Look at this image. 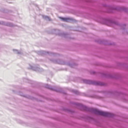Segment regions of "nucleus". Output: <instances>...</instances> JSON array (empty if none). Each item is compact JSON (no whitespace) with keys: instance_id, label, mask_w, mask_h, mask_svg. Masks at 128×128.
Here are the masks:
<instances>
[{"instance_id":"1","label":"nucleus","mask_w":128,"mask_h":128,"mask_svg":"<svg viewBox=\"0 0 128 128\" xmlns=\"http://www.w3.org/2000/svg\"><path fill=\"white\" fill-rule=\"evenodd\" d=\"M81 107L83 110L90 112L96 114L108 117H112L114 116V115L110 113L100 111L98 109L88 107L82 105H81Z\"/></svg>"},{"instance_id":"2","label":"nucleus","mask_w":128,"mask_h":128,"mask_svg":"<svg viewBox=\"0 0 128 128\" xmlns=\"http://www.w3.org/2000/svg\"><path fill=\"white\" fill-rule=\"evenodd\" d=\"M83 81L84 83L90 84L100 86H103L104 85V83L99 82H96L85 79L83 80Z\"/></svg>"},{"instance_id":"3","label":"nucleus","mask_w":128,"mask_h":128,"mask_svg":"<svg viewBox=\"0 0 128 128\" xmlns=\"http://www.w3.org/2000/svg\"><path fill=\"white\" fill-rule=\"evenodd\" d=\"M109 22L111 24H115L116 25L122 27V28L124 29L126 26V25L125 24H119L118 22L112 21L111 20H109Z\"/></svg>"},{"instance_id":"4","label":"nucleus","mask_w":128,"mask_h":128,"mask_svg":"<svg viewBox=\"0 0 128 128\" xmlns=\"http://www.w3.org/2000/svg\"><path fill=\"white\" fill-rule=\"evenodd\" d=\"M110 8L111 10H115L120 11L123 10L125 12H127L128 11V9L124 7H119L118 8H113L111 6L110 7Z\"/></svg>"},{"instance_id":"5","label":"nucleus","mask_w":128,"mask_h":128,"mask_svg":"<svg viewBox=\"0 0 128 128\" xmlns=\"http://www.w3.org/2000/svg\"><path fill=\"white\" fill-rule=\"evenodd\" d=\"M60 18L63 21L67 22H69L70 21H73V19L72 18Z\"/></svg>"},{"instance_id":"6","label":"nucleus","mask_w":128,"mask_h":128,"mask_svg":"<svg viewBox=\"0 0 128 128\" xmlns=\"http://www.w3.org/2000/svg\"><path fill=\"white\" fill-rule=\"evenodd\" d=\"M45 86L46 88H48L49 89H50L52 90L55 91H57V90H56L50 86L48 85L47 84L45 85Z\"/></svg>"},{"instance_id":"7","label":"nucleus","mask_w":128,"mask_h":128,"mask_svg":"<svg viewBox=\"0 0 128 128\" xmlns=\"http://www.w3.org/2000/svg\"><path fill=\"white\" fill-rule=\"evenodd\" d=\"M30 68L32 70L36 71H38L39 70V68L38 67H35L30 66Z\"/></svg>"},{"instance_id":"8","label":"nucleus","mask_w":128,"mask_h":128,"mask_svg":"<svg viewBox=\"0 0 128 128\" xmlns=\"http://www.w3.org/2000/svg\"><path fill=\"white\" fill-rule=\"evenodd\" d=\"M43 18L46 20L48 21L50 20V18L46 16H43Z\"/></svg>"},{"instance_id":"9","label":"nucleus","mask_w":128,"mask_h":128,"mask_svg":"<svg viewBox=\"0 0 128 128\" xmlns=\"http://www.w3.org/2000/svg\"><path fill=\"white\" fill-rule=\"evenodd\" d=\"M13 51L16 54H20L22 53V52H21L18 51L14 49L13 50Z\"/></svg>"},{"instance_id":"10","label":"nucleus","mask_w":128,"mask_h":128,"mask_svg":"<svg viewBox=\"0 0 128 128\" xmlns=\"http://www.w3.org/2000/svg\"><path fill=\"white\" fill-rule=\"evenodd\" d=\"M73 92L74 93H75L76 94H78V91L76 90H73Z\"/></svg>"},{"instance_id":"11","label":"nucleus","mask_w":128,"mask_h":128,"mask_svg":"<svg viewBox=\"0 0 128 128\" xmlns=\"http://www.w3.org/2000/svg\"><path fill=\"white\" fill-rule=\"evenodd\" d=\"M6 25L8 26H12V25L10 23H8Z\"/></svg>"},{"instance_id":"12","label":"nucleus","mask_w":128,"mask_h":128,"mask_svg":"<svg viewBox=\"0 0 128 128\" xmlns=\"http://www.w3.org/2000/svg\"><path fill=\"white\" fill-rule=\"evenodd\" d=\"M0 24H4V22L2 21H0Z\"/></svg>"},{"instance_id":"13","label":"nucleus","mask_w":128,"mask_h":128,"mask_svg":"<svg viewBox=\"0 0 128 128\" xmlns=\"http://www.w3.org/2000/svg\"><path fill=\"white\" fill-rule=\"evenodd\" d=\"M70 67H72V64H70Z\"/></svg>"}]
</instances>
